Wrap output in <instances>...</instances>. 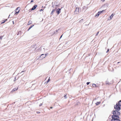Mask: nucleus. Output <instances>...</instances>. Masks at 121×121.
I'll return each instance as SVG.
<instances>
[{
  "label": "nucleus",
  "instance_id": "1",
  "mask_svg": "<svg viewBox=\"0 0 121 121\" xmlns=\"http://www.w3.org/2000/svg\"><path fill=\"white\" fill-rule=\"evenodd\" d=\"M120 106L117 103V104L115 106H114L115 109L117 111H119L120 110L121 108Z\"/></svg>",
  "mask_w": 121,
  "mask_h": 121
},
{
  "label": "nucleus",
  "instance_id": "2",
  "mask_svg": "<svg viewBox=\"0 0 121 121\" xmlns=\"http://www.w3.org/2000/svg\"><path fill=\"white\" fill-rule=\"evenodd\" d=\"M79 8H76L74 12L75 14H78L79 13Z\"/></svg>",
  "mask_w": 121,
  "mask_h": 121
},
{
  "label": "nucleus",
  "instance_id": "3",
  "mask_svg": "<svg viewBox=\"0 0 121 121\" xmlns=\"http://www.w3.org/2000/svg\"><path fill=\"white\" fill-rule=\"evenodd\" d=\"M113 114H116L117 115H119L120 114V113L117 110H115L114 111L113 113Z\"/></svg>",
  "mask_w": 121,
  "mask_h": 121
},
{
  "label": "nucleus",
  "instance_id": "4",
  "mask_svg": "<svg viewBox=\"0 0 121 121\" xmlns=\"http://www.w3.org/2000/svg\"><path fill=\"white\" fill-rule=\"evenodd\" d=\"M20 10V7H18L15 10L16 13L15 14L17 13H19Z\"/></svg>",
  "mask_w": 121,
  "mask_h": 121
},
{
  "label": "nucleus",
  "instance_id": "5",
  "mask_svg": "<svg viewBox=\"0 0 121 121\" xmlns=\"http://www.w3.org/2000/svg\"><path fill=\"white\" fill-rule=\"evenodd\" d=\"M118 117V115L115 114H113V115L112 116V119H115V117Z\"/></svg>",
  "mask_w": 121,
  "mask_h": 121
},
{
  "label": "nucleus",
  "instance_id": "6",
  "mask_svg": "<svg viewBox=\"0 0 121 121\" xmlns=\"http://www.w3.org/2000/svg\"><path fill=\"white\" fill-rule=\"evenodd\" d=\"M61 10V9H58L56 11V13H57L58 14L60 13Z\"/></svg>",
  "mask_w": 121,
  "mask_h": 121
},
{
  "label": "nucleus",
  "instance_id": "7",
  "mask_svg": "<svg viewBox=\"0 0 121 121\" xmlns=\"http://www.w3.org/2000/svg\"><path fill=\"white\" fill-rule=\"evenodd\" d=\"M37 6V5H35L34 7L32 8L31 10H33L35 9Z\"/></svg>",
  "mask_w": 121,
  "mask_h": 121
},
{
  "label": "nucleus",
  "instance_id": "8",
  "mask_svg": "<svg viewBox=\"0 0 121 121\" xmlns=\"http://www.w3.org/2000/svg\"><path fill=\"white\" fill-rule=\"evenodd\" d=\"M111 121H120V120L117 119H112Z\"/></svg>",
  "mask_w": 121,
  "mask_h": 121
},
{
  "label": "nucleus",
  "instance_id": "9",
  "mask_svg": "<svg viewBox=\"0 0 121 121\" xmlns=\"http://www.w3.org/2000/svg\"><path fill=\"white\" fill-rule=\"evenodd\" d=\"M55 11V9H53L51 13V15H53V13Z\"/></svg>",
  "mask_w": 121,
  "mask_h": 121
},
{
  "label": "nucleus",
  "instance_id": "10",
  "mask_svg": "<svg viewBox=\"0 0 121 121\" xmlns=\"http://www.w3.org/2000/svg\"><path fill=\"white\" fill-rule=\"evenodd\" d=\"M79 22L80 23H82L83 22V19H81L79 21Z\"/></svg>",
  "mask_w": 121,
  "mask_h": 121
},
{
  "label": "nucleus",
  "instance_id": "11",
  "mask_svg": "<svg viewBox=\"0 0 121 121\" xmlns=\"http://www.w3.org/2000/svg\"><path fill=\"white\" fill-rule=\"evenodd\" d=\"M100 14L98 13H97L96 14L95 16V17H98Z\"/></svg>",
  "mask_w": 121,
  "mask_h": 121
},
{
  "label": "nucleus",
  "instance_id": "12",
  "mask_svg": "<svg viewBox=\"0 0 121 121\" xmlns=\"http://www.w3.org/2000/svg\"><path fill=\"white\" fill-rule=\"evenodd\" d=\"M114 15L113 14H112V15L110 17V20H111L112 19Z\"/></svg>",
  "mask_w": 121,
  "mask_h": 121
},
{
  "label": "nucleus",
  "instance_id": "13",
  "mask_svg": "<svg viewBox=\"0 0 121 121\" xmlns=\"http://www.w3.org/2000/svg\"><path fill=\"white\" fill-rule=\"evenodd\" d=\"M118 104L120 106H121V100L119 101L118 103Z\"/></svg>",
  "mask_w": 121,
  "mask_h": 121
},
{
  "label": "nucleus",
  "instance_id": "14",
  "mask_svg": "<svg viewBox=\"0 0 121 121\" xmlns=\"http://www.w3.org/2000/svg\"><path fill=\"white\" fill-rule=\"evenodd\" d=\"M48 53H47V54H45L44 55V56H43L42 58V59H43L46 56H47V55H48Z\"/></svg>",
  "mask_w": 121,
  "mask_h": 121
},
{
  "label": "nucleus",
  "instance_id": "15",
  "mask_svg": "<svg viewBox=\"0 0 121 121\" xmlns=\"http://www.w3.org/2000/svg\"><path fill=\"white\" fill-rule=\"evenodd\" d=\"M92 86L93 87H97V86L96 85V84H92Z\"/></svg>",
  "mask_w": 121,
  "mask_h": 121
},
{
  "label": "nucleus",
  "instance_id": "16",
  "mask_svg": "<svg viewBox=\"0 0 121 121\" xmlns=\"http://www.w3.org/2000/svg\"><path fill=\"white\" fill-rule=\"evenodd\" d=\"M100 102H97L96 103H95L96 105H97L99 104L100 103Z\"/></svg>",
  "mask_w": 121,
  "mask_h": 121
},
{
  "label": "nucleus",
  "instance_id": "17",
  "mask_svg": "<svg viewBox=\"0 0 121 121\" xmlns=\"http://www.w3.org/2000/svg\"><path fill=\"white\" fill-rule=\"evenodd\" d=\"M18 89V88H15L14 89H13L12 90V91H15L16 90H17Z\"/></svg>",
  "mask_w": 121,
  "mask_h": 121
},
{
  "label": "nucleus",
  "instance_id": "18",
  "mask_svg": "<svg viewBox=\"0 0 121 121\" xmlns=\"http://www.w3.org/2000/svg\"><path fill=\"white\" fill-rule=\"evenodd\" d=\"M7 19H6V20H3V21H3V22H1V24H2V23H4V22H5L6 21H7Z\"/></svg>",
  "mask_w": 121,
  "mask_h": 121
},
{
  "label": "nucleus",
  "instance_id": "19",
  "mask_svg": "<svg viewBox=\"0 0 121 121\" xmlns=\"http://www.w3.org/2000/svg\"><path fill=\"white\" fill-rule=\"evenodd\" d=\"M34 26V25H32L30 26V27L29 28V29H28V30H30V29L32 28V27L33 26Z\"/></svg>",
  "mask_w": 121,
  "mask_h": 121
},
{
  "label": "nucleus",
  "instance_id": "20",
  "mask_svg": "<svg viewBox=\"0 0 121 121\" xmlns=\"http://www.w3.org/2000/svg\"><path fill=\"white\" fill-rule=\"evenodd\" d=\"M104 10H102V11H99L98 12V13L99 14H100V13H102L104 11Z\"/></svg>",
  "mask_w": 121,
  "mask_h": 121
},
{
  "label": "nucleus",
  "instance_id": "21",
  "mask_svg": "<svg viewBox=\"0 0 121 121\" xmlns=\"http://www.w3.org/2000/svg\"><path fill=\"white\" fill-rule=\"evenodd\" d=\"M104 10H102V11H99L98 12V13L99 14H100V13H102L104 11Z\"/></svg>",
  "mask_w": 121,
  "mask_h": 121
},
{
  "label": "nucleus",
  "instance_id": "22",
  "mask_svg": "<svg viewBox=\"0 0 121 121\" xmlns=\"http://www.w3.org/2000/svg\"><path fill=\"white\" fill-rule=\"evenodd\" d=\"M43 56H44V54H42L41 55V56H40V57L42 58V57H43Z\"/></svg>",
  "mask_w": 121,
  "mask_h": 121
},
{
  "label": "nucleus",
  "instance_id": "23",
  "mask_svg": "<svg viewBox=\"0 0 121 121\" xmlns=\"http://www.w3.org/2000/svg\"><path fill=\"white\" fill-rule=\"evenodd\" d=\"M32 22L31 21H30L29 22V23H28V25H29L31 23H32Z\"/></svg>",
  "mask_w": 121,
  "mask_h": 121
},
{
  "label": "nucleus",
  "instance_id": "24",
  "mask_svg": "<svg viewBox=\"0 0 121 121\" xmlns=\"http://www.w3.org/2000/svg\"><path fill=\"white\" fill-rule=\"evenodd\" d=\"M90 83V82H87L86 84H87V85H88V84H89V83Z\"/></svg>",
  "mask_w": 121,
  "mask_h": 121
},
{
  "label": "nucleus",
  "instance_id": "25",
  "mask_svg": "<svg viewBox=\"0 0 121 121\" xmlns=\"http://www.w3.org/2000/svg\"><path fill=\"white\" fill-rule=\"evenodd\" d=\"M49 78H50V77H49ZM49 81H50V78H49L48 80L47 81V83L48 82H49Z\"/></svg>",
  "mask_w": 121,
  "mask_h": 121
},
{
  "label": "nucleus",
  "instance_id": "26",
  "mask_svg": "<svg viewBox=\"0 0 121 121\" xmlns=\"http://www.w3.org/2000/svg\"><path fill=\"white\" fill-rule=\"evenodd\" d=\"M109 49H108L107 50V51L106 52L107 53L108 52H109Z\"/></svg>",
  "mask_w": 121,
  "mask_h": 121
},
{
  "label": "nucleus",
  "instance_id": "27",
  "mask_svg": "<svg viewBox=\"0 0 121 121\" xmlns=\"http://www.w3.org/2000/svg\"><path fill=\"white\" fill-rule=\"evenodd\" d=\"M99 33V32H98L96 34V36Z\"/></svg>",
  "mask_w": 121,
  "mask_h": 121
},
{
  "label": "nucleus",
  "instance_id": "28",
  "mask_svg": "<svg viewBox=\"0 0 121 121\" xmlns=\"http://www.w3.org/2000/svg\"><path fill=\"white\" fill-rule=\"evenodd\" d=\"M66 95L64 96V97H65V99L67 98V97H66Z\"/></svg>",
  "mask_w": 121,
  "mask_h": 121
},
{
  "label": "nucleus",
  "instance_id": "29",
  "mask_svg": "<svg viewBox=\"0 0 121 121\" xmlns=\"http://www.w3.org/2000/svg\"><path fill=\"white\" fill-rule=\"evenodd\" d=\"M106 84H108V82H107V81L106 82Z\"/></svg>",
  "mask_w": 121,
  "mask_h": 121
},
{
  "label": "nucleus",
  "instance_id": "30",
  "mask_svg": "<svg viewBox=\"0 0 121 121\" xmlns=\"http://www.w3.org/2000/svg\"><path fill=\"white\" fill-rule=\"evenodd\" d=\"M42 105V104L41 103V104H40L39 105V106H41Z\"/></svg>",
  "mask_w": 121,
  "mask_h": 121
},
{
  "label": "nucleus",
  "instance_id": "31",
  "mask_svg": "<svg viewBox=\"0 0 121 121\" xmlns=\"http://www.w3.org/2000/svg\"><path fill=\"white\" fill-rule=\"evenodd\" d=\"M43 9H41L40 10V11H43Z\"/></svg>",
  "mask_w": 121,
  "mask_h": 121
},
{
  "label": "nucleus",
  "instance_id": "32",
  "mask_svg": "<svg viewBox=\"0 0 121 121\" xmlns=\"http://www.w3.org/2000/svg\"><path fill=\"white\" fill-rule=\"evenodd\" d=\"M16 80V78H15L14 79V81H15Z\"/></svg>",
  "mask_w": 121,
  "mask_h": 121
},
{
  "label": "nucleus",
  "instance_id": "33",
  "mask_svg": "<svg viewBox=\"0 0 121 121\" xmlns=\"http://www.w3.org/2000/svg\"><path fill=\"white\" fill-rule=\"evenodd\" d=\"M37 113H40V112H37Z\"/></svg>",
  "mask_w": 121,
  "mask_h": 121
},
{
  "label": "nucleus",
  "instance_id": "34",
  "mask_svg": "<svg viewBox=\"0 0 121 121\" xmlns=\"http://www.w3.org/2000/svg\"><path fill=\"white\" fill-rule=\"evenodd\" d=\"M62 35H62L61 36H60V38H61L62 37Z\"/></svg>",
  "mask_w": 121,
  "mask_h": 121
},
{
  "label": "nucleus",
  "instance_id": "35",
  "mask_svg": "<svg viewBox=\"0 0 121 121\" xmlns=\"http://www.w3.org/2000/svg\"><path fill=\"white\" fill-rule=\"evenodd\" d=\"M103 2H104V1L105 0H101Z\"/></svg>",
  "mask_w": 121,
  "mask_h": 121
},
{
  "label": "nucleus",
  "instance_id": "36",
  "mask_svg": "<svg viewBox=\"0 0 121 121\" xmlns=\"http://www.w3.org/2000/svg\"><path fill=\"white\" fill-rule=\"evenodd\" d=\"M33 0H31V2H33Z\"/></svg>",
  "mask_w": 121,
  "mask_h": 121
},
{
  "label": "nucleus",
  "instance_id": "37",
  "mask_svg": "<svg viewBox=\"0 0 121 121\" xmlns=\"http://www.w3.org/2000/svg\"><path fill=\"white\" fill-rule=\"evenodd\" d=\"M2 38L1 37H0V39H1Z\"/></svg>",
  "mask_w": 121,
  "mask_h": 121
},
{
  "label": "nucleus",
  "instance_id": "38",
  "mask_svg": "<svg viewBox=\"0 0 121 121\" xmlns=\"http://www.w3.org/2000/svg\"><path fill=\"white\" fill-rule=\"evenodd\" d=\"M13 24H14V21H13Z\"/></svg>",
  "mask_w": 121,
  "mask_h": 121
},
{
  "label": "nucleus",
  "instance_id": "39",
  "mask_svg": "<svg viewBox=\"0 0 121 121\" xmlns=\"http://www.w3.org/2000/svg\"><path fill=\"white\" fill-rule=\"evenodd\" d=\"M21 31H19V33L20 32V33H21Z\"/></svg>",
  "mask_w": 121,
  "mask_h": 121
},
{
  "label": "nucleus",
  "instance_id": "40",
  "mask_svg": "<svg viewBox=\"0 0 121 121\" xmlns=\"http://www.w3.org/2000/svg\"><path fill=\"white\" fill-rule=\"evenodd\" d=\"M50 108H52V107H50Z\"/></svg>",
  "mask_w": 121,
  "mask_h": 121
},
{
  "label": "nucleus",
  "instance_id": "41",
  "mask_svg": "<svg viewBox=\"0 0 121 121\" xmlns=\"http://www.w3.org/2000/svg\"><path fill=\"white\" fill-rule=\"evenodd\" d=\"M120 63V62H118V63Z\"/></svg>",
  "mask_w": 121,
  "mask_h": 121
},
{
  "label": "nucleus",
  "instance_id": "42",
  "mask_svg": "<svg viewBox=\"0 0 121 121\" xmlns=\"http://www.w3.org/2000/svg\"><path fill=\"white\" fill-rule=\"evenodd\" d=\"M24 72V71H22V72H21V73H22V72Z\"/></svg>",
  "mask_w": 121,
  "mask_h": 121
},
{
  "label": "nucleus",
  "instance_id": "43",
  "mask_svg": "<svg viewBox=\"0 0 121 121\" xmlns=\"http://www.w3.org/2000/svg\"><path fill=\"white\" fill-rule=\"evenodd\" d=\"M43 49H44V48H43Z\"/></svg>",
  "mask_w": 121,
  "mask_h": 121
}]
</instances>
